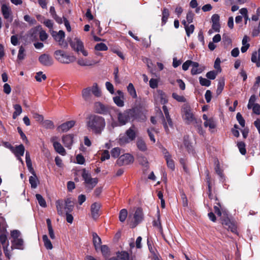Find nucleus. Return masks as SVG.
Segmentation results:
<instances>
[{"instance_id":"8fccbe9b","label":"nucleus","mask_w":260,"mask_h":260,"mask_svg":"<svg viewBox=\"0 0 260 260\" xmlns=\"http://www.w3.org/2000/svg\"><path fill=\"white\" fill-rule=\"evenodd\" d=\"M153 226L158 228L159 230H162V226L160 222V215L159 211L157 214V220H154L152 222Z\"/></svg>"},{"instance_id":"ea45409f","label":"nucleus","mask_w":260,"mask_h":260,"mask_svg":"<svg viewBox=\"0 0 260 260\" xmlns=\"http://www.w3.org/2000/svg\"><path fill=\"white\" fill-rule=\"evenodd\" d=\"M56 206L57 211V213L59 215H62L63 214V204L62 202L59 200H57L56 202Z\"/></svg>"},{"instance_id":"338daca9","label":"nucleus","mask_w":260,"mask_h":260,"mask_svg":"<svg viewBox=\"0 0 260 260\" xmlns=\"http://www.w3.org/2000/svg\"><path fill=\"white\" fill-rule=\"evenodd\" d=\"M24 19L25 21L28 22L29 24H34L36 23V20L35 18H31L28 15H25L24 16Z\"/></svg>"},{"instance_id":"bb28decb","label":"nucleus","mask_w":260,"mask_h":260,"mask_svg":"<svg viewBox=\"0 0 260 260\" xmlns=\"http://www.w3.org/2000/svg\"><path fill=\"white\" fill-rule=\"evenodd\" d=\"M127 90L129 95L133 99H136L137 98L136 91L133 83H129L128 84V86H127Z\"/></svg>"},{"instance_id":"a19ab883","label":"nucleus","mask_w":260,"mask_h":260,"mask_svg":"<svg viewBox=\"0 0 260 260\" xmlns=\"http://www.w3.org/2000/svg\"><path fill=\"white\" fill-rule=\"evenodd\" d=\"M204 124L206 127L208 126L210 129H213L216 127L215 122L213 118H209L204 122Z\"/></svg>"},{"instance_id":"13d9d810","label":"nucleus","mask_w":260,"mask_h":260,"mask_svg":"<svg viewBox=\"0 0 260 260\" xmlns=\"http://www.w3.org/2000/svg\"><path fill=\"white\" fill-rule=\"evenodd\" d=\"M204 70V67H199L196 68L191 69V74L192 75H194L201 73Z\"/></svg>"},{"instance_id":"72a5a7b5","label":"nucleus","mask_w":260,"mask_h":260,"mask_svg":"<svg viewBox=\"0 0 260 260\" xmlns=\"http://www.w3.org/2000/svg\"><path fill=\"white\" fill-rule=\"evenodd\" d=\"M43 241L44 243V246L47 249H52L53 248L52 244L50 240L48 239L46 235H44L42 237Z\"/></svg>"},{"instance_id":"6e6552de","label":"nucleus","mask_w":260,"mask_h":260,"mask_svg":"<svg viewBox=\"0 0 260 260\" xmlns=\"http://www.w3.org/2000/svg\"><path fill=\"white\" fill-rule=\"evenodd\" d=\"M134 161V157L132 155L125 153L119 157L116 161V164L119 166H122L132 164Z\"/></svg>"},{"instance_id":"b1692460","label":"nucleus","mask_w":260,"mask_h":260,"mask_svg":"<svg viewBox=\"0 0 260 260\" xmlns=\"http://www.w3.org/2000/svg\"><path fill=\"white\" fill-rule=\"evenodd\" d=\"M251 61L255 63L257 67H260V48L258 50V52L255 51L252 53Z\"/></svg>"},{"instance_id":"680f3d73","label":"nucleus","mask_w":260,"mask_h":260,"mask_svg":"<svg viewBox=\"0 0 260 260\" xmlns=\"http://www.w3.org/2000/svg\"><path fill=\"white\" fill-rule=\"evenodd\" d=\"M21 233L17 230H14L11 231V236L13 238V240L19 239Z\"/></svg>"},{"instance_id":"4be33fe9","label":"nucleus","mask_w":260,"mask_h":260,"mask_svg":"<svg viewBox=\"0 0 260 260\" xmlns=\"http://www.w3.org/2000/svg\"><path fill=\"white\" fill-rule=\"evenodd\" d=\"M53 146L55 150L60 155L64 156L66 154L64 148L60 143L58 142H54Z\"/></svg>"},{"instance_id":"7c9ffc66","label":"nucleus","mask_w":260,"mask_h":260,"mask_svg":"<svg viewBox=\"0 0 260 260\" xmlns=\"http://www.w3.org/2000/svg\"><path fill=\"white\" fill-rule=\"evenodd\" d=\"M225 85V80L224 78L220 79L218 82L217 88L216 89L217 95H220L223 90Z\"/></svg>"},{"instance_id":"1a4fd4ad","label":"nucleus","mask_w":260,"mask_h":260,"mask_svg":"<svg viewBox=\"0 0 260 260\" xmlns=\"http://www.w3.org/2000/svg\"><path fill=\"white\" fill-rule=\"evenodd\" d=\"M118 121L120 125H124L128 121H132L129 109L125 110L123 112H119L117 115Z\"/></svg>"},{"instance_id":"3c124183","label":"nucleus","mask_w":260,"mask_h":260,"mask_svg":"<svg viewBox=\"0 0 260 260\" xmlns=\"http://www.w3.org/2000/svg\"><path fill=\"white\" fill-rule=\"evenodd\" d=\"M120 148L119 147H115L111 150V153L112 157L114 158H117L120 154Z\"/></svg>"},{"instance_id":"58836bf2","label":"nucleus","mask_w":260,"mask_h":260,"mask_svg":"<svg viewBox=\"0 0 260 260\" xmlns=\"http://www.w3.org/2000/svg\"><path fill=\"white\" fill-rule=\"evenodd\" d=\"M127 216V211L125 209H122L119 214V219L121 222H123Z\"/></svg>"},{"instance_id":"09e8293b","label":"nucleus","mask_w":260,"mask_h":260,"mask_svg":"<svg viewBox=\"0 0 260 260\" xmlns=\"http://www.w3.org/2000/svg\"><path fill=\"white\" fill-rule=\"evenodd\" d=\"M98 183V179L97 178H90L89 180L85 182L86 184L90 185V188L92 189Z\"/></svg>"},{"instance_id":"5fc2aeb1","label":"nucleus","mask_w":260,"mask_h":260,"mask_svg":"<svg viewBox=\"0 0 260 260\" xmlns=\"http://www.w3.org/2000/svg\"><path fill=\"white\" fill-rule=\"evenodd\" d=\"M236 119L241 126H242V127L245 126V121L240 113L238 112L237 114Z\"/></svg>"},{"instance_id":"473e14b6","label":"nucleus","mask_w":260,"mask_h":260,"mask_svg":"<svg viewBox=\"0 0 260 260\" xmlns=\"http://www.w3.org/2000/svg\"><path fill=\"white\" fill-rule=\"evenodd\" d=\"M137 146L140 150L143 152L146 151L147 149L146 144L142 139H140L138 140L137 142Z\"/></svg>"},{"instance_id":"5701e85b","label":"nucleus","mask_w":260,"mask_h":260,"mask_svg":"<svg viewBox=\"0 0 260 260\" xmlns=\"http://www.w3.org/2000/svg\"><path fill=\"white\" fill-rule=\"evenodd\" d=\"M25 151L24 146L22 144L16 146L15 148H14V151H12L16 156H22L24 155Z\"/></svg>"},{"instance_id":"c756f323","label":"nucleus","mask_w":260,"mask_h":260,"mask_svg":"<svg viewBox=\"0 0 260 260\" xmlns=\"http://www.w3.org/2000/svg\"><path fill=\"white\" fill-rule=\"evenodd\" d=\"M93 243L95 250H97L99 246L101 244V239L96 233H92Z\"/></svg>"},{"instance_id":"f03ea898","label":"nucleus","mask_w":260,"mask_h":260,"mask_svg":"<svg viewBox=\"0 0 260 260\" xmlns=\"http://www.w3.org/2000/svg\"><path fill=\"white\" fill-rule=\"evenodd\" d=\"M138 129L137 127L133 124L128 129H127L125 134V135H120L118 139V143L120 145H125L135 140Z\"/></svg>"},{"instance_id":"dca6fc26","label":"nucleus","mask_w":260,"mask_h":260,"mask_svg":"<svg viewBox=\"0 0 260 260\" xmlns=\"http://www.w3.org/2000/svg\"><path fill=\"white\" fill-rule=\"evenodd\" d=\"M222 224L226 226L228 230H230L232 232L236 231V226L235 224L231 221L229 217L225 218L222 220Z\"/></svg>"},{"instance_id":"774afa93","label":"nucleus","mask_w":260,"mask_h":260,"mask_svg":"<svg viewBox=\"0 0 260 260\" xmlns=\"http://www.w3.org/2000/svg\"><path fill=\"white\" fill-rule=\"evenodd\" d=\"M217 75V73L214 71H211L210 72H208L206 74V77L208 79L210 80H214L215 79Z\"/></svg>"},{"instance_id":"f3484780","label":"nucleus","mask_w":260,"mask_h":260,"mask_svg":"<svg viewBox=\"0 0 260 260\" xmlns=\"http://www.w3.org/2000/svg\"><path fill=\"white\" fill-rule=\"evenodd\" d=\"M100 205L98 203H94L91 205V214L93 219H97L100 214L99 213Z\"/></svg>"},{"instance_id":"e2e57ef3","label":"nucleus","mask_w":260,"mask_h":260,"mask_svg":"<svg viewBox=\"0 0 260 260\" xmlns=\"http://www.w3.org/2000/svg\"><path fill=\"white\" fill-rule=\"evenodd\" d=\"M167 161V165L168 168H169L172 170H174L175 169V164L174 160L172 159V157L167 158L166 159Z\"/></svg>"},{"instance_id":"aec40b11","label":"nucleus","mask_w":260,"mask_h":260,"mask_svg":"<svg viewBox=\"0 0 260 260\" xmlns=\"http://www.w3.org/2000/svg\"><path fill=\"white\" fill-rule=\"evenodd\" d=\"M74 207V203L71 198H68L65 200L64 209L66 213H71Z\"/></svg>"},{"instance_id":"393cba45","label":"nucleus","mask_w":260,"mask_h":260,"mask_svg":"<svg viewBox=\"0 0 260 260\" xmlns=\"http://www.w3.org/2000/svg\"><path fill=\"white\" fill-rule=\"evenodd\" d=\"M49 12L52 18L55 20V21L57 23L59 24L62 23V18L57 15L55 10V8L53 6L50 7Z\"/></svg>"},{"instance_id":"603ef678","label":"nucleus","mask_w":260,"mask_h":260,"mask_svg":"<svg viewBox=\"0 0 260 260\" xmlns=\"http://www.w3.org/2000/svg\"><path fill=\"white\" fill-rule=\"evenodd\" d=\"M172 97L179 102L184 103L186 102V99L183 95H179L175 92L172 93Z\"/></svg>"},{"instance_id":"a878e982","label":"nucleus","mask_w":260,"mask_h":260,"mask_svg":"<svg viewBox=\"0 0 260 260\" xmlns=\"http://www.w3.org/2000/svg\"><path fill=\"white\" fill-rule=\"evenodd\" d=\"M170 16V13L169 10L164 8L162 10V18H161V25L163 26L167 23L168 19Z\"/></svg>"},{"instance_id":"cd10ccee","label":"nucleus","mask_w":260,"mask_h":260,"mask_svg":"<svg viewBox=\"0 0 260 260\" xmlns=\"http://www.w3.org/2000/svg\"><path fill=\"white\" fill-rule=\"evenodd\" d=\"M116 254L121 260H129L131 257L129 253L126 251H118Z\"/></svg>"},{"instance_id":"4d7b16f0","label":"nucleus","mask_w":260,"mask_h":260,"mask_svg":"<svg viewBox=\"0 0 260 260\" xmlns=\"http://www.w3.org/2000/svg\"><path fill=\"white\" fill-rule=\"evenodd\" d=\"M184 145L189 153L193 152V148L189 141L185 139L184 140Z\"/></svg>"},{"instance_id":"39448f33","label":"nucleus","mask_w":260,"mask_h":260,"mask_svg":"<svg viewBox=\"0 0 260 260\" xmlns=\"http://www.w3.org/2000/svg\"><path fill=\"white\" fill-rule=\"evenodd\" d=\"M70 45L72 49L78 54L81 52L84 56L88 55L87 51L84 48L83 43L79 39L75 38L70 43Z\"/></svg>"},{"instance_id":"a211bd4d","label":"nucleus","mask_w":260,"mask_h":260,"mask_svg":"<svg viewBox=\"0 0 260 260\" xmlns=\"http://www.w3.org/2000/svg\"><path fill=\"white\" fill-rule=\"evenodd\" d=\"M12 246L11 249L12 250L14 249H17L19 250H23L24 249L23 246V240L21 238L13 240L11 241Z\"/></svg>"},{"instance_id":"a18cd8bd","label":"nucleus","mask_w":260,"mask_h":260,"mask_svg":"<svg viewBox=\"0 0 260 260\" xmlns=\"http://www.w3.org/2000/svg\"><path fill=\"white\" fill-rule=\"evenodd\" d=\"M77 63L81 66H91L93 65V63L91 61H88L82 58H79L77 61Z\"/></svg>"},{"instance_id":"20e7f679","label":"nucleus","mask_w":260,"mask_h":260,"mask_svg":"<svg viewBox=\"0 0 260 260\" xmlns=\"http://www.w3.org/2000/svg\"><path fill=\"white\" fill-rule=\"evenodd\" d=\"M54 56L56 59L62 63L68 64L75 60L74 56L67 54L64 51L61 50L55 51Z\"/></svg>"},{"instance_id":"bf43d9fd","label":"nucleus","mask_w":260,"mask_h":260,"mask_svg":"<svg viewBox=\"0 0 260 260\" xmlns=\"http://www.w3.org/2000/svg\"><path fill=\"white\" fill-rule=\"evenodd\" d=\"M185 29L186 35L189 37H190V35L193 32L194 26L193 24H191L189 26L188 25L187 26L185 27Z\"/></svg>"},{"instance_id":"f704fd0d","label":"nucleus","mask_w":260,"mask_h":260,"mask_svg":"<svg viewBox=\"0 0 260 260\" xmlns=\"http://www.w3.org/2000/svg\"><path fill=\"white\" fill-rule=\"evenodd\" d=\"M15 111L13 113V118L16 119L22 113L21 106L19 104L14 105Z\"/></svg>"},{"instance_id":"0eeeda50","label":"nucleus","mask_w":260,"mask_h":260,"mask_svg":"<svg viewBox=\"0 0 260 260\" xmlns=\"http://www.w3.org/2000/svg\"><path fill=\"white\" fill-rule=\"evenodd\" d=\"M51 35L53 39L58 42L59 45L63 47L68 46L67 43L64 41L65 33L63 30H60L58 32H57L53 30L51 31Z\"/></svg>"},{"instance_id":"423d86ee","label":"nucleus","mask_w":260,"mask_h":260,"mask_svg":"<svg viewBox=\"0 0 260 260\" xmlns=\"http://www.w3.org/2000/svg\"><path fill=\"white\" fill-rule=\"evenodd\" d=\"M94 107L96 113L102 115L110 114L111 111L112 109L111 106L104 105L100 102H95Z\"/></svg>"},{"instance_id":"79ce46f5","label":"nucleus","mask_w":260,"mask_h":260,"mask_svg":"<svg viewBox=\"0 0 260 260\" xmlns=\"http://www.w3.org/2000/svg\"><path fill=\"white\" fill-rule=\"evenodd\" d=\"M25 56L26 54L25 53V49L22 46H21L19 47V49L18 51L17 59L19 60H23L25 58Z\"/></svg>"},{"instance_id":"412c9836","label":"nucleus","mask_w":260,"mask_h":260,"mask_svg":"<svg viewBox=\"0 0 260 260\" xmlns=\"http://www.w3.org/2000/svg\"><path fill=\"white\" fill-rule=\"evenodd\" d=\"M91 89L90 87L84 88L82 91V96L85 101H90L91 98Z\"/></svg>"},{"instance_id":"de8ad7c7","label":"nucleus","mask_w":260,"mask_h":260,"mask_svg":"<svg viewBox=\"0 0 260 260\" xmlns=\"http://www.w3.org/2000/svg\"><path fill=\"white\" fill-rule=\"evenodd\" d=\"M108 49L107 45L103 43H98L94 47V49L97 51H107Z\"/></svg>"},{"instance_id":"69168bd1","label":"nucleus","mask_w":260,"mask_h":260,"mask_svg":"<svg viewBox=\"0 0 260 260\" xmlns=\"http://www.w3.org/2000/svg\"><path fill=\"white\" fill-rule=\"evenodd\" d=\"M48 36L45 30H41L39 32V37L41 41H44L46 40L48 38Z\"/></svg>"},{"instance_id":"2f4dec72","label":"nucleus","mask_w":260,"mask_h":260,"mask_svg":"<svg viewBox=\"0 0 260 260\" xmlns=\"http://www.w3.org/2000/svg\"><path fill=\"white\" fill-rule=\"evenodd\" d=\"M46 223L47 224V227L48 229V232L50 237L52 239H54L55 238V235L54 234L53 229L51 224V221L49 218L47 219Z\"/></svg>"},{"instance_id":"6e6d98bb","label":"nucleus","mask_w":260,"mask_h":260,"mask_svg":"<svg viewBox=\"0 0 260 260\" xmlns=\"http://www.w3.org/2000/svg\"><path fill=\"white\" fill-rule=\"evenodd\" d=\"M147 133L149 137L150 140L154 143L155 142V139L154 138V136L152 133V132H155V128L154 127H151L150 128L147 129Z\"/></svg>"},{"instance_id":"37998d69","label":"nucleus","mask_w":260,"mask_h":260,"mask_svg":"<svg viewBox=\"0 0 260 260\" xmlns=\"http://www.w3.org/2000/svg\"><path fill=\"white\" fill-rule=\"evenodd\" d=\"M36 198L39 205L42 207L47 206L46 202L43 197L40 194H36Z\"/></svg>"},{"instance_id":"052dcab7","label":"nucleus","mask_w":260,"mask_h":260,"mask_svg":"<svg viewBox=\"0 0 260 260\" xmlns=\"http://www.w3.org/2000/svg\"><path fill=\"white\" fill-rule=\"evenodd\" d=\"M46 78L47 77H46V75L43 74V73L42 72H39L37 73L35 76V79L38 82H41L42 79L43 80H46Z\"/></svg>"},{"instance_id":"6ab92c4d","label":"nucleus","mask_w":260,"mask_h":260,"mask_svg":"<svg viewBox=\"0 0 260 260\" xmlns=\"http://www.w3.org/2000/svg\"><path fill=\"white\" fill-rule=\"evenodd\" d=\"M184 116L185 119L188 122H192L195 118L193 114L191 112V109L189 107L186 106L183 108Z\"/></svg>"},{"instance_id":"9b49d317","label":"nucleus","mask_w":260,"mask_h":260,"mask_svg":"<svg viewBox=\"0 0 260 260\" xmlns=\"http://www.w3.org/2000/svg\"><path fill=\"white\" fill-rule=\"evenodd\" d=\"M1 11L4 18L11 23L13 20V18L10 8L6 4H3L1 6Z\"/></svg>"},{"instance_id":"0e129e2a","label":"nucleus","mask_w":260,"mask_h":260,"mask_svg":"<svg viewBox=\"0 0 260 260\" xmlns=\"http://www.w3.org/2000/svg\"><path fill=\"white\" fill-rule=\"evenodd\" d=\"M43 125L46 128L52 129L54 127L53 122L52 121L49 120L44 121L43 122Z\"/></svg>"},{"instance_id":"c9c22d12","label":"nucleus","mask_w":260,"mask_h":260,"mask_svg":"<svg viewBox=\"0 0 260 260\" xmlns=\"http://www.w3.org/2000/svg\"><path fill=\"white\" fill-rule=\"evenodd\" d=\"M157 92L160 98L161 104L165 105L167 103L168 100L166 93L161 90H158Z\"/></svg>"},{"instance_id":"f8f14e48","label":"nucleus","mask_w":260,"mask_h":260,"mask_svg":"<svg viewBox=\"0 0 260 260\" xmlns=\"http://www.w3.org/2000/svg\"><path fill=\"white\" fill-rule=\"evenodd\" d=\"M134 218L135 219V222L132 228L135 227L143 220L144 215L142 209L141 208H138L136 209L134 215Z\"/></svg>"},{"instance_id":"f257e3e1","label":"nucleus","mask_w":260,"mask_h":260,"mask_svg":"<svg viewBox=\"0 0 260 260\" xmlns=\"http://www.w3.org/2000/svg\"><path fill=\"white\" fill-rule=\"evenodd\" d=\"M87 129L96 135H100L106 126L105 119L100 115L90 114L86 118Z\"/></svg>"},{"instance_id":"e433bc0d","label":"nucleus","mask_w":260,"mask_h":260,"mask_svg":"<svg viewBox=\"0 0 260 260\" xmlns=\"http://www.w3.org/2000/svg\"><path fill=\"white\" fill-rule=\"evenodd\" d=\"M92 93L96 97H99L101 95V92L99 89L98 84L94 83L92 87H91Z\"/></svg>"},{"instance_id":"49530a36","label":"nucleus","mask_w":260,"mask_h":260,"mask_svg":"<svg viewBox=\"0 0 260 260\" xmlns=\"http://www.w3.org/2000/svg\"><path fill=\"white\" fill-rule=\"evenodd\" d=\"M114 103L118 107H122L124 106L123 99L120 96H114L113 98Z\"/></svg>"},{"instance_id":"ddd939ff","label":"nucleus","mask_w":260,"mask_h":260,"mask_svg":"<svg viewBox=\"0 0 260 260\" xmlns=\"http://www.w3.org/2000/svg\"><path fill=\"white\" fill-rule=\"evenodd\" d=\"M162 116V124L167 134L170 133L169 126L172 128L173 127V123L171 117L165 118L161 112H160Z\"/></svg>"},{"instance_id":"4468645a","label":"nucleus","mask_w":260,"mask_h":260,"mask_svg":"<svg viewBox=\"0 0 260 260\" xmlns=\"http://www.w3.org/2000/svg\"><path fill=\"white\" fill-rule=\"evenodd\" d=\"M75 124V121L74 120L68 121L60 125L58 127V129L59 131L61 130L62 132H66L73 127Z\"/></svg>"},{"instance_id":"9d476101","label":"nucleus","mask_w":260,"mask_h":260,"mask_svg":"<svg viewBox=\"0 0 260 260\" xmlns=\"http://www.w3.org/2000/svg\"><path fill=\"white\" fill-rule=\"evenodd\" d=\"M39 62L44 66L50 67L53 64L52 57L47 54H43L39 57Z\"/></svg>"},{"instance_id":"4c0bfd02","label":"nucleus","mask_w":260,"mask_h":260,"mask_svg":"<svg viewBox=\"0 0 260 260\" xmlns=\"http://www.w3.org/2000/svg\"><path fill=\"white\" fill-rule=\"evenodd\" d=\"M237 147L242 155H245L246 153V145L244 142L241 141L237 143Z\"/></svg>"},{"instance_id":"c85d7f7f","label":"nucleus","mask_w":260,"mask_h":260,"mask_svg":"<svg viewBox=\"0 0 260 260\" xmlns=\"http://www.w3.org/2000/svg\"><path fill=\"white\" fill-rule=\"evenodd\" d=\"M29 182L32 188H37L38 184L39 183V181L36 173L35 176H31L29 177Z\"/></svg>"},{"instance_id":"c03bdc74","label":"nucleus","mask_w":260,"mask_h":260,"mask_svg":"<svg viewBox=\"0 0 260 260\" xmlns=\"http://www.w3.org/2000/svg\"><path fill=\"white\" fill-rule=\"evenodd\" d=\"M138 161L141 165L145 167H148V161L145 156L143 155H139L138 156Z\"/></svg>"},{"instance_id":"7ed1b4c3","label":"nucleus","mask_w":260,"mask_h":260,"mask_svg":"<svg viewBox=\"0 0 260 260\" xmlns=\"http://www.w3.org/2000/svg\"><path fill=\"white\" fill-rule=\"evenodd\" d=\"M132 121L137 120L139 122L144 121L146 117L144 110L141 106H135L132 109H129Z\"/></svg>"},{"instance_id":"2eb2a0df","label":"nucleus","mask_w":260,"mask_h":260,"mask_svg":"<svg viewBox=\"0 0 260 260\" xmlns=\"http://www.w3.org/2000/svg\"><path fill=\"white\" fill-rule=\"evenodd\" d=\"M74 135L69 134L63 136L62 138V142L65 147L71 149V146L73 143Z\"/></svg>"},{"instance_id":"864d4df0","label":"nucleus","mask_w":260,"mask_h":260,"mask_svg":"<svg viewBox=\"0 0 260 260\" xmlns=\"http://www.w3.org/2000/svg\"><path fill=\"white\" fill-rule=\"evenodd\" d=\"M200 83L201 85L208 87L211 85V81L206 78H204L202 77H199Z\"/></svg>"}]
</instances>
